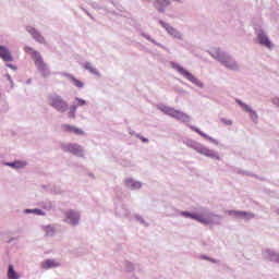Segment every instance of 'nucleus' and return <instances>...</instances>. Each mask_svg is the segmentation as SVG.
Listing matches in <instances>:
<instances>
[{
    "label": "nucleus",
    "mask_w": 279,
    "mask_h": 279,
    "mask_svg": "<svg viewBox=\"0 0 279 279\" xmlns=\"http://www.w3.org/2000/svg\"><path fill=\"white\" fill-rule=\"evenodd\" d=\"M241 108L245 111V112H250V114H255V119H258V114L255 113L254 110H252V107L245 105V104H241Z\"/></svg>",
    "instance_id": "obj_20"
},
{
    "label": "nucleus",
    "mask_w": 279,
    "mask_h": 279,
    "mask_svg": "<svg viewBox=\"0 0 279 279\" xmlns=\"http://www.w3.org/2000/svg\"><path fill=\"white\" fill-rule=\"evenodd\" d=\"M0 58H2L4 62H12V60H14V58H12V53H10V50L3 46H0Z\"/></svg>",
    "instance_id": "obj_9"
},
{
    "label": "nucleus",
    "mask_w": 279,
    "mask_h": 279,
    "mask_svg": "<svg viewBox=\"0 0 279 279\" xmlns=\"http://www.w3.org/2000/svg\"><path fill=\"white\" fill-rule=\"evenodd\" d=\"M85 69L89 71V73H94V75H97V69L93 68V64L85 63Z\"/></svg>",
    "instance_id": "obj_22"
},
{
    "label": "nucleus",
    "mask_w": 279,
    "mask_h": 279,
    "mask_svg": "<svg viewBox=\"0 0 279 279\" xmlns=\"http://www.w3.org/2000/svg\"><path fill=\"white\" fill-rule=\"evenodd\" d=\"M173 69H175L178 72H180V74L183 75V77H185L186 80H189V82H192L193 84H195V82H197V77H195L193 74H191V72L186 71L181 65L174 64Z\"/></svg>",
    "instance_id": "obj_5"
},
{
    "label": "nucleus",
    "mask_w": 279,
    "mask_h": 279,
    "mask_svg": "<svg viewBox=\"0 0 279 279\" xmlns=\"http://www.w3.org/2000/svg\"><path fill=\"white\" fill-rule=\"evenodd\" d=\"M43 269H53V267H60V263L53 259H46L41 263Z\"/></svg>",
    "instance_id": "obj_11"
},
{
    "label": "nucleus",
    "mask_w": 279,
    "mask_h": 279,
    "mask_svg": "<svg viewBox=\"0 0 279 279\" xmlns=\"http://www.w3.org/2000/svg\"><path fill=\"white\" fill-rule=\"evenodd\" d=\"M24 51L31 54V58L34 60L35 66L38 69V71H40L43 77L49 76V66H47V63H45V60H43V56H40V52L33 50L29 46H26L24 48Z\"/></svg>",
    "instance_id": "obj_1"
},
{
    "label": "nucleus",
    "mask_w": 279,
    "mask_h": 279,
    "mask_svg": "<svg viewBox=\"0 0 279 279\" xmlns=\"http://www.w3.org/2000/svg\"><path fill=\"white\" fill-rule=\"evenodd\" d=\"M181 215H182L183 217H187L189 219H194L195 221H196V219H197V215L191 214V213H189V211H182Z\"/></svg>",
    "instance_id": "obj_23"
},
{
    "label": "nucleus",
    "mask_w": 279,
    "mask_h": 279,
    "mask_svg": "<svg viewBox=\"0 0 279 279\" xmlns=\"http://www.w3.org/2000/svg\"><path fill=\"white\" fill-rule=\"evenodd\" d=\"M70 80L74 84V86H76V88H84V83L75 78V76H70Z\"/></svg>",
    "instance_id": "obj_18"
},
{
    "label": "nucleus",
    "mask_w": 279,
    "mask_h": 279,
    "mask_svg": "<svg viewBox=\"0 0 279 279\" xmlns=\"http://www.w3.org/2000/svg\"><path fill=\"white\" fill-rule=\"evenodd\" d=\"M259 43L260 45H264V47L271 49V41H269V38H267V36L264 34H259Z\"/></svg>",
    "instance_id": "obj_15"
},
{
    "label": "nucleus",
    "mask_w": 279,
    "mask_h": 279,
    "mask_svg": "<svg viewBox=\"0 0 279 279\" xmlns=\"http://www.w3.org/2000/svg\"><path fill=\"white\" fill-rule=\"evenodd\" d=\"M196 221H198L199 223H203L204 226H208L209 223H211V220L208 218H203L202 216L197 215L196 216Z\"/></svg>",
    "instance_id": "obj_21"
},
{
    "label": "nucleus",
    "mask_w": 279,
    "mask_h": 279,
    "mask_svg": "<svg viewBox=\"0 0 279 279\" xmlns=\"http://www.w3.org/2000/svg\"><path fill=\"white\" fill-rule=\"evenodd\" d=\"M143 143H147V138L143 137L142 138Z\"/></svg>",
    "instance_id": "obj_31"
},
{
    "label": "nucleus",
    "mask_w": 279,
    "mask_h": 279,
    "mask_svg": "<svg viewBox=\"0 0 279 279\" xmlns=\"http://www.w3.org/2000/svg\"><path fill=\"white\" fill-rule=\"evenodd\" d=\"M75 110H77L76 106L71 107L70 109V118L75 119Z\"/></svg>",
    "instance_id": "obj_24"
},
{
    "label": "nucleus",
    "mask_w": 279,
    "mask_h": 279,
    "mask_svg": "<svg viewBox=\"0 0 279 279\" xmlns=\"http://www.w3.org/2000/svg\"><path fill=\"white\" fill-rule=\"evenodd\" d=\"M236 104H239V106H241V104H243V101L236 100Z\"/></svg>",
    "instance_id": "obj_30"
},
{
    "label": "nucleus",
    "mask_w": 279,
    "mask_h": 279,
    "mask_svg": "<svg viewBox=\"0 0 279 279\" xmlns=\"http://www.w3.org/2000/svg\"><path fill=\"white\" fill-rule=\"evenodd\" d=\"M64 151H69L70 154H73L74 156H84L82 146H80L77 144H68L66 146H64Z\"/></svg>",
    "instance_id": "obj_6"
},
{
    "label": "nucleus",
    "mask_w": 279,
    "mask_h": 279,
    "mask_svg": "<svg viewBox=\"0 0 279 279\" xmlns=\"http://www.w3.org/2000/svg\"><path fill=\"white\" fill-rule=\"evenodd\" d=\"M166 112L170 117H173L174 119H179L180 121H189V116L181 112V111H178V110H174V109H167Z\"/></svg>",
    "instance_id": "obj_7"
},
{
    "label": "nucleus",
    "mask_w": 279,
    "mask_h": 279,
    "mask_svg": "<svg viewBox=\"0 0 279 279\" xmlns=\"http://www.w3.org/2000/svg\"><path fill=\"white\" fill-rule=\"evenodd\" d=\"M65 221L70 226H77L80 223V214L77 211L69 210L65 213Z\"/></svg>",
    "instance_id": "obj_3"
},
{
    "label": "nucleus",
    "mask_w": 279,
    "mask_h": 279,
    "mask_svg": "<svg viewBox=\"0 0 279 279\" xmlns=\"http://www.w3.org/2000/svg\"><path fill=\"white\" fill-rule=\"evenodd\" d=\"M5 165L7 167H11L12 169H23L24 167H27V162L25 161H14V162H8Z\"/></svg>",
    "instance_id": "obj_14"
},
{
    "label": "nucleus",
    "mask_w": 279,
    "mask_h": 279,
    "mask_svg": "<svg viewBox=\"0 0 279 279\" xmlns=\"http://www.w3.org/2000/svg\"><path fill=\"white\" fill-rule=\"evenodd\" d=\"M26 32L31 34L34 40L40 43V45H45V37H43V35H40V33L34 26H26Z\"/></svg>",
    "instance_id": "obj_4"
},
{
    "label": "nucleus",
    "mask_w": 279,
    "mask_h": 279,
    "mask_svg": "<svg viewBox=\"0 0 279 279\" xmlns=\"http://www.w3.org/2000/svg\"><path fill=\"white\" fill-rule=\"evenodd\" d=\"M160 25L161 27L168 31V34H170L171 36H174V38H180V33H178V31H175V28L170 26L168 23L160 21Z\"/></svg>",
    "instance_id": "obj_10"
},
{
    "label": "nucleus",
    "mask_w": 279,
    "mask_h": 279,
    "mask_svg": "<svg viewBox=\"0 0 279 279\" xmlns=\"http://www.w3.org/2000/svg\"><path fill=\"white\" fill-rule=\"evenodd\" d=\"M220 122L223 123V125H232V120H228V119H225V118H221Z\"/></svg>",
    "instance_id": "obj_25"
},
{
    "label": "nucleus",
    "mask_w": 279,
    "mask_h": 279,
    "mask_svg": "<svg viewBox=\"0 0 279 279\" xmlns=\"http://www.w3.org/2000/svg\"><path fill=\"white\" fill-rule=\"evenodd\" d=\"M251 114H252L253 121H257L258 118H256V114H253V113H251Z\"/></svg>",
    "instance_id": "obj_29"
},
{
    "label": "nucleus",
    "mask_w": 279,
    "mask_h": 279,
    "mask_svg": "<svg viewBox=\"0 0 279 279\" xmlns=\"http://www.w3.org/2000/svg\"><path fill=\"white\" fill-rule=\"evenodd\" d=\"M216 58L220 62H222V64H225V66H227L228 69H235V66H236V64L231 62L230 59H228V57H226V56H217Z\"/></svg>",
    "instance_id": "obj_12"
},
{
    "label": "nucleus",
    "mask_w": 279,
    "mask_h": 279,
    "mask_svg": "<svg viewBox=\"0 0 279 279\" xmlns=\"http://www.w3.org/2000/svg\"><path fill=\"white\" fill-rule=\"evenodd\" d=\"M201 154H203V156H207L208 158H215L216 157L215 151H213L208 148H203L201 150Z\"/></svg>",
    "instance_id": "obj_19"
},
{
    "label": "nucleus",
    "mask_w": 279,
    "mask_h": 279,
    "mask_svg": "<svg viewBox=\"0 0 279 279\" xmlns=\"http://www.w3.org/2000/svg\"><path fill=\"white\" fill-rule=\"evenodd\" d=\"M61 129L63 132L76 134L77 136H83V134H84V131L82 129H77L71 124H62Z\"/></svg>",
    "instance_id": "obj_8"
},
{
    "label": "nucleus",
    "mask_w": 279,
    "mask_h": 279,
    "mask_svg": "<svg viewBox=\"0 0 279 279\" xmlns=\"http://www.w3.org/2000/svg\"><path fill=\"white\" fill-rule=\"evenodd\" d=\"M194 131L199 134L201 136H203V138H208V136L206 135V133L199 131V129H194Z\"/></svg>",
    "instance_id": "obj_26"
},
{
    "label": "nucleus",
    "mask_w": 279,
    "mask_h": 279,
    "mask_svg": "<svg viewBox=\"0 0 279 279\" xmlns=\"http://www.w3.org/2000/svg\"><path fill=\"white\" fill-rule=\"evenodd\" d=\"M228 215H234V217H252L251 214H247L245 211H236V210H229Z\"/></svg>",
    "instance_id": "obj_16"
},
{
    "label": "nucleus",
    "mask_w": 279,
    "mask_h": 279,
    "mask_svg": "<svg viewBox=\"0 0 279 279\" xmlns=\"http://www.w3.org/2000/svg\"><path fill=\"white\" fill-rule=\"evenodd\" d=\"M7 66H9V69H13V71H16V68L12 64H7Z\"/></svg>",
    "instance_id": "obj_28"
},
{
    "label": "nucleus",
    "mask_w": 279,
    "mask_h": 279,
    "mask_svg": "<svg viewBox=\"0 0 279 279\" xmlns=\"http://www.w3.org/2000/svg\"><path fill=\"white\" fill-rule=\"evenodd\" d=\"M125 182L128 186H131V189H141L142 186L141 182L133 181L132 179H129Z\"/></svg>",
    "instance_id": "obj_17"
},
{
    "label": "nucleus",
    "mask_w": 279,
    "mask_h": 279,
    "mask_svg": "<svg viewBox=\"0 0 279 279\" xmlns=\"http://www.w3.org/2000/svg\"><path fill=\"white\" fill-rule=\"evenodd\" d=\"M7 276H8V279H20L21 278L19 272H16V270H14L13 265H9V270L7 272Z\"/></svg>",
    "instance_id": "obj_13"
},
{
    "label": "nucleus",
    "mask_w": 279,
    "mask_h": 279,
    "mask_svg": "<svg viewBox=\"0 0 279 279\" xmlns=\"http://www.w3.org/2000/svg\"><path fill=\"white\" fill-rule=\"evenodd\" d=\"M49 106L54 108L57 112H66L69 110V104L62 98V96L53 95L49 97Z\"/></svg>",
    "instance_id": "obj_2"
},
{
    "label": "nucleus",
    "mask_w": 279,
    "mask_h": 279,
    "mask_svg": "<svg viewBox=\"0 0 279 279\" xmlns=\"http://www.w3.org/2000/svg\"><path fill=\"white\" fill-rule=\"evenodd\" d=\"M76 100H77V106H86V100L81 98H76Z\"/></svg>",
    "instance_id": "obj_27"
}]
</instances>
